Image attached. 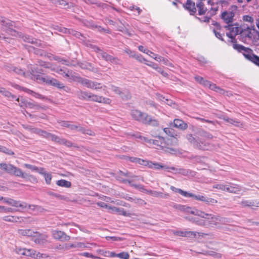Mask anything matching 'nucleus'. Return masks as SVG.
<instances>
[{"label":"nucleus","mask_w":259,"mask_h":259,"mask_svg":"<svg viewBox=\"0 0 259 259\" xmlns=\"http://www.w3.org/2000/svg\"><path fill=\"white\" fill-rule=\"evenodd\" d=\"M138 49H139V51H141V52H143V53H145L146 54H148V55H150L149 54V53L151 54H153V55H155V54L154 53L152 52L151 51L148 50L147 49H145L144 48V47L142 46H139Z\"/></svg>","instance_id":"nucleus-59"},{"label":"nucleus","mask_w":259,"mask_h":259,"mask_svg":"<svg viewBox=\"0 0 259 259\" xmlns=\"http://www.w3.org/2000/svg\"><path fill=\"white\" fill-rule=\"evenodd\" d=\"M38 64L39 66L44 67L46 68H49L50 69L52 70L56 71L57 72L62 74L63 73H65V77H71L73 80V78H74V76H75L74 75L71 74V73H70L69 71H68L67 72L65 73V72L63 71L62 69H56V68L54 67V66L50 62H46L42 61H38Z\"/></svg>","instance_id":"nucleus-9"},{"label":"nucleus","mask_w":259,"mask_h":259,"mask_svg":"<svg viewBox=\"0 0 259 259\" xmlns=\"http://www.w3.org/2000/svg\"><path fill=\"white\" fill-rule=\"evenodd\" d=\"M242 53L245 58L249 61L251 60L253 58L252 56H254L252 50L249 48H245Z\"/></svg>","instance_id":"nucleus-28"},{"label":"nucleus","mask_w":259,"mask_h":259,"mask_svg":"<svg viewBox=\"0 0 259 259\" xmlns=\"http://www.w3.org/2000/svg\"><path fill=\"white\" fill-rule=\"evenodd\" d=\"M241 37H242V41H243V38H248L251 39L254 38L256 35H259L258 32L255 29L254 26L251 27H247L246 28L241 29L239 32Z\"/></svg>","instance_id":"nucleus-8"},{"label":"nucleus","mask_w":259,"mask_h":259,"mask_svg":"<svg viewBox=\"0 0 259 259\" xmlns=\"http://www.w3.org/2000/svg\"><path fill=\"white\" fill-rule=\"evenodd\" d=\"M174 125L175 127L182 130H185L188 127L187 124L179 119H176L174 120Z\"/></svg>","instance_id":"nucleus-24"},{"label":"nucleus","mask_w":259,"mask_h":259,"mask_svg":"<svg viewBox=\"0 0 259 259\" xmlns=\"http://www.w3.org/2000/svg\"><path fill=\"white\" fill-rule=\"evenodd\" d=\"M7 69L9 71H11L12 70H13L16 73L19 74V75H23L25 76V72L23 70H22L21 68L16 67H13L12 69H11V68H10V69L7 68Z\"/></svg>","instance_id":"nucleus-41"},{"label":"nucleus","mask_w":259,"mask_h":259,"mask_svg":"<svg viewBox=\"0 0 259 259\" xmlns=\"http://www.w3.org/2000/svg\"><path fill=\"white\" fill-rule=\"evenodd\" d=\"M9 84L11 86H12V87L14 88L15 89H16L18 90H23L25 92L31 95L32 96L36 98L40 99L42 100L47 99V98L45 97V96H44L38 93H35L34 91L30 90L28 89H27L26 88L21 87L20 85H19L18 84H17L14 82H9Z\"/></svg>","instance_id":"nucleus-10"},{"label":"nucleus","mask_w":259,"mask_h":259,"mask_svg":"<svg viewBox=\"0 0 259 259\" xmlns=\"http://www.w3.org/2000/svg\"><path fill=\"white\" fill-rule=\"evenodd\" d=\"M28 208L32 210H37L39 211H42L44 210V208H41L40 206L35 205H29Z\"/></svg>","instance_id":"nucleus-58"},{"label":"nucleus","mask_w":259,"mask_h":259,"mask_svg":"<svg viewBox=\"0 0 259 259\" xmlns=\"http://www.w3.org/2000/svg\"><path fill=\"white\" fill-rule=\"evenodd\" d=\"M18 233L19 235L24 236H33L35 234H37V232H35L31 229H19Z\"/></svg>","instance_id":"nucleus-25"},{"label":"nucleus","mask_w":259,"mask_h":259,"mask_svg":"<svg viewBox=\"0 0 259 259\" xmlns=\"http://www.w3.org/2000/svg\"><path fill=\"white\" fill-rule=\"evenodd\" d=\"M172 207L178 209L181 211L186 212L187 213H190L191 214L196 215L195 213H193V212H195L196 211H198V209H195V208H192L190 207L187 206L186 205H183L181 204H174L172 205Z\"/></svg>","instance_id":"nucleus-14"},{"label":"nucleus","mask_w":259,"mask_h":259,"mask_svg":"<svg viewBox=\"0 0 259 259\" xmlns=\"http://www.w3.org/2000/svg\"><path fill=\"white\" fill-rule=\"evenodd\" d=\"M230 193L238 194L241 190V188L238 185L230 183Z\"/></svg>","instance_id":"nucleus-32"},{"label":"nucleus","mask_w":259,"mask_h":259,"mask_svg":"<svg viewBox=\"0 0 259 259\" xmlns=\"http://www.w3.org/2000/svg\"><path fill=\"white\" fill-rule=\"evenodd\" d=\"M125 198L128 201L134 202L135 203L139 204L140 205H142L143 204L146 203L143 200H142L141 199L137 198L135 197L133 198V197H131L129 196H126V197H125Z\"/></svg>","instance_id":"nucleus-36"},{"label":"nucleus","mask_w":259,"mask_h":259,"mask_svg":"<svg viewBox=\"0 0 259 259\" xmlns=\"http://www.w3.org/2000/svg\"><path fill=\"white\" fill-rule=\"evenodd\" d=\"M192 220L195 222L197 225L201 226H207L206 220H199L197 218H192Z\"/></svg>","instance_id":"nucleus-44"},{"label":"nucleus","mask_w":259,"mask_h":259,"mask_svg":"<svg viewBox=\"0 0 259 259\" xmlns=\"http://www.w3.org/2000/svg\"><path fill=\"white\" fill-rule=\"evenodd\" d=\"M259 200H243L241 202V204L243 207H259Z\"/></svg>","instance_id":"nucleus-22"},{"label":"nucleus","mask_w":259,"mask_h":259,"mask_svg":"<svg viewBox=\"0 0 259 259\" xmlns=\"http://www.w3.org/2000/svg\"><path fill=\"white\" fill-rule=\"evenodd\" d=\"M45 179V181H46V182L47 184H51V180H52V176L49 173H46V174H45V175L44 176Z\"/></svg>","instance_id":"nucleus-60"},{"label":"nucleus","mask_w":259,"mask_h":259,"mask_svg":"<svg viewBox=\"0 0 259 259\" xmlns=\"http://www.w3.org/2000/svg\"><path fill=\"white\" fill-rule=\"evenodd\" d=\"M59 30L60 32H62L65 33H70L74 36H75L76 37L79 38L80 36H82V34L75 30H72V29H68L65 28H60Z\"/></svg>","instance_id":"nucleus-26"},{"label":"nucleus","mask_w":259,"mask_h":259,"mask_svg":"<svg viewBox=\"0 0 259 259\" xmlns=\"http://www.w3.org/2000/svg\"><path fill=\"white\" fill-rule=\"evenodd\" d=\"M62 145H64L67 147L70 148L72 147H75V148H78V147L75 144L73 143H72L71 141L67 140L66 139H63V141H62Z\"/></svg>","instance_id":"nucleus-42"},{"label":"nucleus","mask_w":259,"mask_h":259,"mask_svg":"<svg viewBox=\"0 0 259 259\" xmlns=\"http://www.w3.org/2000/svg\"><path fill=\"white\" fill-rule=\"evenodd\" d=\"M78 65H79V66L80 68H81L82 69H90L91 67L92 66V65L91 63L86 62L79 63H78Z\"/></svg>","instance_id":"nucleus-52"},{"label":"nucleus","mask_w":259,"mask_h":259,"mask_svg":"<svg viewBox=\"0 0 259 259\" xmlns=\"http://www.w3.org/2000/svg\"><path fill=\"white\" fill-rule=\"evenodd\" d=\"M63 139L64 138H61L54 134H53L50 139V140L55 142L56 143H58L59 144H62V141H63Z\"/></svg>","instance_id":"nucleus-47"},{"label":"nucleus","mask_w":259,"mask_h":259,"mask_svg":"<svg viewBox=\"0 0 259 259\" xmlns=\"http://www.w3.org/2000/svg\"><path fill=\"white\" fill-rule=\"evenodd\" d=\"M131 115L133 119L144 124L158 126L159 121L155 118L138 110H132Z\"/></svg>","instance_id":"nucleus-2"},{"label":"nucleus","mask_w":259,"mask_h":259,"mask_svg":"<svg viewBox=\"0 0 259 259\" xmlns=\"http://www.w3.org/2000/svg\"><path fill=\"white\" fill-rule=\"evenodd\" d=\"M196 7L198 8V14L202 15L205 14L206 9L204 8V4L202 2H199L196 5Z\"/></svg>","instance_id":"nucleus-33"},{"label":"nucleus","mask_w":259,"mask_h":259,"mask_svg":"<svg viewBox=\"0 0 259 259\" xmlns=\"http://www.w3.org/2000/svg\"><path fill=\"white\" fill-rule=\"evenodd\" d=\"M169 169L171 170H176L177 171L176 172L181 174L184 176H188L191 173V171L189 170L184 168L177 169L175 167H170Z\"/></svg>","instance_id":"nucleus-34"},{"label":"nucleus","mask_w":259,"mask_h":259,"mask_svg":"<svg viewBox=\"0 0 259 259\" xmlns=\"http://www.w3.org/2000/svg\"><path fill=\"white\" fill-rule=\"evenodd\" d=\"M0 152H3L9 155H12L14 154V153L11 150L2 146L1 148Z\"/></svg>","instance_id":"nucleus-54"},{"label":"nucleus","mask_w":259,"mask_h":259,"mask_svg":"<svg viewBox=\"0 0 259 259\" xmlns=\"http://www.w3.org/2000/svg\"><path fill=\"white\" fill-rule=\"evenodd\" d=\"M164 133L170 136V138L167 139L165 141V143L167 145H177L178 144V140L175 136L177 135H175V131L173 129L170 128H164L163 129Z\"/></svg>","instance_id":"nucleus-11"},{"label":"nucleus","mask_w":259,"mask_h":259,"mask_svg":"<svg viewBox=\"0 0 259 259\" xmlns=\"http://www.w3.org/2000/svg\"><path fill=\"white\" fill-rule=\"evenodd\" d=\"M184 6L185 8L189 12L191 15H194L196 13L197 9L195 4L192 0H187Z\"/></svg>","instance_id":"nucleus-17"},{"label":"nucleus","mask_w":259,"mask_h":259,"mask_svg":"<svg viewBox=\"0 0 259 259\" xmlns=\"http://www.w3.org/2000/svg\"><path fill=\"white\" fill-rule=\"evenodd\" d=\"M56 184L59 186L65 188H70L71 186V183L70 182L63 179L57 181Z\"/></svg>","instance_id":"nucleus-31"},{"label":"nucleus","mask_w":259,"mask_h":259,"mask_svg":"<svg viewBox=\"0 0 259 259\" xmlns=\"http://www.w3.org/2000/svg\"><path fill=\"white\" fill-rule=\"evenodd\" d=\"M109 209L111 210V211L113 213H116L123 216L129 215V213L125 211L124 209L122 208H118L115 206H109Z\"/></svg>","instance_id":"nucleus-23"},{"label":"nucleus","mask_w":259,"mask_h":259,"mask_svg":"<svg viewBox=\"0 0 259 259\" xmlns=\"http://www.w3.org/2000/svg\"><path fill=\"white\" fill-rule=\"evenodd\" d=\"M68 128H69L72 131H77L80 132H84L83 127L80 126L79 125H74L71 124L70 123Z\"/></svg>","instance_id":"nucleus-45"},{"label":"nucleus","mask_w":259,"mask_h":259,"mask_svg":"<svg viewBox=\"0 0 259 259\" xmlns=\"http://www.w3.org/2000/svg\"><path fill=\"white\" fill-rule=\"evenodd\" d=\"M192 198H194L195 199H196L197 200H199V201L205 202L206 197L203 195H196L193 194V196Z\"/></svg>","instance_id":"nucleus-61"},{"label":"nucleus","mask_w":259,"mask_h":259,"mask_svg":"<svg viewBox=\"0 0 259 259\" xmlns=\"http://www.w3.org/2000/svg\"><path fill=\"white\" fill-rule=\"evenodd\" d=\"M195 80L200 83L204 85V86H208L209 84V81L206 80H205L202 77L200 76H195Z\"/></svg>","instance_id":"nucleus-40"},{"label":"nucleus","mask_w":259,"mask_h":259,"mask_svg":"<svg viewBox=\"0 0 259 259\" xmlns=\"http://www.w3.org/2000/svg\"><path fill=\"white\" fill-rule=\"evenodd\" d=\"M101 56L103 59H104L106 61L110 62L111 63H115L116 64H118V62L119 60L117 58L111 56L105 52H101Z\"/></svg>","instance_id":"nucleus-19"},{"label":"nucleus","mask_w":259,"mask_h":259,"mask_svg":"<svg viewBox=\"0 0 259 259\" xmlns=\"http://www.w3.org/2000/svg\"><path fill=\"white\" fill-rule=\"evenodd\" d=\"M38 133L40 135H41L42 136H43L44 137H45L49 140H50V139L53 135V134L48 133L46 131L40 130H39L38 131Z\"/></svg>","instance_id":"nucleus-51"},{"label":"nucleus","mask_w":259,"mask_h":259,"mask_svg":"<svg viewBox=\"0 0 259 259\" xmlns=\"http://www.w3.org/2000/svg\"><path fill=\"white\" fill-rule=\"evenodd\" d=\"M73 80L80 83L84 87L92 89L97 90L102 88V87L100 86L101 83L93 81L91 80L81 77L79 76H74Z\"/></svg>","instance_id":"nucleus-7"},{"label":"nucleus","mask_w":259,"mask_h":259,"mask_svg":"<svg viewBox=\"0 0 259 259\" xmlns=\"http://www.w3.org/2000/svg\"><path fill=\"white\" fill-rule=\"evenodd\" d=\"M27 49L28 50L29 52L34 51V53L37 55L43 56L45 54V52L43 50L35 49L33 47L29 46Z\"/></svg>","instance_id":"nucleus-39"},{"label":"nucleus","mask_w":259,"mask_h":259,"mask_svg":"<svg viewBox=\"0 0 259 259\" xmlns=\"http://www.w3.org/2000/svg\"><path fill=\"white\" fill-rule=\"evenodd\" d=\"M48 194L50 196H54V197L58 198V199H60V200H67V198L65 197L64 196L54 193L53 192H51V191L48 192Z\"/></svg>","instance_id":"nucleus-46"},{"label":"nucleus","mask_w":259,"mask_h":259,"mask_svg":"<svg viewBox=\"0 0 259 259\" xmlns=\"http://www.w3.org/2000/svg\"><path fill=\"white\" fill-rule=\"evenodd\" d=\"M49 256L44 253H40L39 252H37L35 253V255H34V258H35L36 259H48Z\"/></svg>","instance_id":"nucleus-50"},{"label":"nucleus","mask_w":259,"mask_h":259,"mask_svg":"<svg viewBox=\"0 0 259 259\" xmlns=\"http://www.w3.org/2000/svg\"><path fill=\"white\" fill-rule=\"evenodd\" d=\"M23 255L27 256H31L34 257V255L35 253V251L32 249H24V251L23 252Z\"/></svg>","instance_id":"nucleus-43"},{"label":"nucleus","mask_w":259,"mask_h":259,"mask_svg":"<svg viewBox=\"0 0 259 259\" xmlns=\"http://www.w3.org/2000/svg\"><path fill=\"white\" fill-rule=\"evenodd\" d=\"M197 134L200 137L205 138L207 139H211L213 138V136L210 133L203 130H199L197 132Z\"/></svg>","instance_id":"nucleus-29"},{"label":"nucleus","mask_w":259,"mask_h":259,"mask_svg":"<svg viewBox=\"0 0 259 259\" xmlns=\"http://www.w3.org/2000/svg\"><path fill=\"white\" fill-rule=\"evenodd\" d=\"M0 24L2 25V30L6 32L8 34L14 36H19L21 37L22 39L25 41L32 44L35 45L37 47L41 48L45 47L44 44L41 40L34 38L28 35H23L21 32H18L13 29V22L8 20L7 21L4 18H0Z\"/></svg>","instance_id":"nucleus-1"},{"label":"nucleus","mask_w":259,"mask_h":259,"mask_svg":"<svg viewBox=\"0 0 259 259\" xmlns=\"http://www.w3.org/2000/svg\"><path fill=\"white\" fill-rule=\"evenodd\" d=\"M24 166L27 168H29L32 171H36L37 170V167L34 165H32L29 164L25 163L24 164Z\"/></svg>","instance_id":"nucleus-62"},{"label":"nucleus","mask_w":259,"mask_h":259,"mask_svg":"<svg viewBox=\"0 0 259 259\" xmlns=\"http://www.w3.org/2000/svg\"><path fill=\"white\" fill-rule=\"evenodd\" d=\"M20 217H17V216H5L3 218V220L4 221H5L6 222H18L19 220L20 219Z\"/></svg>","instance_id":"nucleus-35"},{"label":"nucleus","mask_w":259,"mask_h":259,"mask_svg":"<svg viewBox=\"0 0 259 259\" xmlns=\"http://www.w3.org/2000/svg\"><path fill=\"white\" fill-rule=\"evenodd\" d=\"M117 257L122 259H128L130 255L127 252H122L117 254Z\"/></svg>","instance_id":"nucleus-57"},{"label":"nucleus","mask_w":259,"mask_h":259,"mask_svg":"<svg viewBox=\"0 0 259 259\" xmlns=\"http://www.w3.org/2000/svg\"><path fill=\"white\" fill-rule=\"evenodd\" d=\"M53 235L55 239L61 241H68L70 238L69 236L66 235L64 232L61 231H53Z\"/></svg>","instance_id":"nucleus-15"},{"label":"nucleus","mask_w":259,"mask_h":259,"mask_svg":"<svg viewBox=\"0 0 259 259\" xmlns=\"http://www.w3.org/2000/svg\"><path fill=\"white\" fill-rule=\"evenodd\" d=\"M223 119L226 122L233 124L235 126L239 127L242 125V124L239 121L234 119L230 118L226 116L224 117Z\"/></svg>","instance_id":"nucleus-30"},{"label":"nucleus","mask_w":259,"mask_h":259,"mask_svg":"<svg viewBox=\"0 0 259 259\" xmlns=\"http://www.w3.org/2000/svg\"><path fill=\"white\" fill-rule=\"evenodd\" d=\"M138 163H139L140 164H141L143 165L148 166L150 168H152V162H151V161H148L139 158L138 160Z\"/></svg>","instance_id":"nucleus-48"},{"label":"nucleus","mask_w":259,"mask_h":259,"mask_svg":"<svg viewBox=\"0 0 259 259\" xmlns=\"http://www.w3.org/2000/svg\"><path fill=\"white\" fill-rule=\"evenodd\" d=\"M194 213H196V215L205 219L206 220L207 226L213 227L218 226L219 224H225L228 222V219L226 218L206 213L199 210L196 211Z\"/></svg>","instance_id":"nucleus-4"},{"label":"nucleus","mask_w":259,"mask_h":259,"mask_svg":"<svg viewBox=\"0 0 259 259\" xmlns=\"http://www.w3.org/2000/svg\"><path fill=\"white\" fill-rule=\"evenodd\" d=\"M36 79L39 80L44 82H46V83L53 86H55L57 81V80L56 79L48 76L42 77L40 75H37Z\"/></svg>","instance_id":"nucleus-20"},{"label":"nucleus","mask_w":259,"mask_h":259,"mask_svg":"<svg viewBox=\"0 0 259 259\" xmlns=\"http://www.w3.org/2000/svg\"><path fill=\"white\" fill-rule=\"evenodd\" d=\"M238 25H239L237 23H230L225 26V28L229 30L230 32L233 33L237 35L239 34L241 30V28L239 27Z\"/></svg>","instance_id":"nucleus-18"},{"label":"nucleus","mask_w":259,"mask_h":259,"mask_svg":"<svg viewBox=\"0 0 259 259\" xmlns=\"http://www.w3.org/2000/svg\"><path fill=\"white\" fill-rule=\"evenodd\" d=\"M152 168H154L156 169H159L161 168L169 169L170 167L165 166L159 163H153L152 162Z\"/></svg>","instance_id":"nucleus-49"},{"label":"nucleus","mask_w":259,"mask_h":259,"mask_svg":"<svg viewBox=\"0 0 259 259\" xmlns=\"http://www.w3.org/2000/svg\"><path fill=\"white\" fill-rule=\"evenodd\" d=\"M111 89L115 93L119 95L124 100H128L131 97V94L127 90L121 91L119 88L113 85H111Z\"/></svg>","instance_id":"nucleus-12"},{"label":"nucleus","mask_w":259,"mask_h":259,"mask_svg":"<svg viewBox=\"0 0 259 259\" xmlns=\"http://www.w3.org/2000/svg\"><path fill=\"white\" fill-rule=\"evenodd\" d=\"M252 57L253 58L250 61L259 66V57L255 55L252 56Z\"/></svg>","instance_id":"nucleus-64"},{"label":"nucleus","mask_w":259,"mask_h":259,"mask_svg":"<svg viewBox=\"0 0 259 259\" xmlns=\"http://www.w3.org/2000/svg\"><path fill=\"white\" fill-rule=\"evenodd\" d=\"M91 93L78 90L76 92V95L77 98L81 100L89 101Z\"/></svg>","instance_id":"nucleus-21"},{"label":"nucleus","mask_w":259,"mask_h":259,"mask_svg":"<svg viewBox=\"0 0 259 259\" xmlns=\"http://www.w3.org/2000/svg\"><path fill=\"white\" fill-rule=\"evenodd\" d=\"M2 199H4L5 202L15 207H20L22 208H25L27 207V205L25 202H21L19 201H16L11 198H4L2 197Z\"/></svg>","instance_id":"nucleus-13"},{"label":"nucleus","mask_w":259,"mask_h":259,"mask_svg":"<svg viewBox=\"0 0 259 259\" xmlns=\"http://www.w3.org/2000/svg\"><path fill=\"white\" fill-rule=\"evenodd\" d=\"M205 202L207 203V204H214V203H217L218 202V201L214 199H213V198H208V197H206V198H205Z\"/></svg>","instance_id":"nucleus-63"},{"label":"nucleus","mask_w":259,"mask_h":259,"mask_svg":"<svg viewBox=\"0 0 259 259\" xmlns=\"http://www.w3.org/2000/svg\"><path fill=\"white\" fill-rule=\"evenodd\" d=\"M225 186H226V184H224L223 183H219V184H216L213 185L212 187H213V188H215V189H219V190L224 191Z\"/></svg>","instance_id":"nucleus-56"},{"label":"nucleus","mask_w":259,"mask_h":259,"mask_svg":"<svg viewBox=\"0 0 259 259\" xmlns=\"http://www.w3.org/2000/svg\"><path fill=\"white\" fill-rule=\"evenodd\" d=\"M233 48L238 51L239 52H243L244 50L245 49V48L244 46L239 45V44H233Z\"/></svg>","instance_id":"nucleus-55"},{"label":"nucleus","mask_w":259,"mask_h":259,"mask_svg":"<svg viewBox=\"0 0 259 259\" xmlns=\"http://www.w3.org/2000/svg\"><path fill=\"white\" fill-rule=\"evenodd\" d=\"M15 99L18 102V105L20 107H26V103H27L28 101H27L25 99H23L22 98L21 99H20L19 98H16Z\"/></svg>","instance_id":"nucleus-53"},{"label":"nucleus","mask_w":259,"mask_h":259,"mask_svg":"<svg viewBox=\"0 0 259 259\" xmlns=\"http://www.w3.org/2000/svg\"><path fill=\"white\" fill-rule=\"evenodd\" d=\"M0 169L4 172H7L10 175L20 177L23 179L31 178L34 181H36V179L34 177L23 172L20 168L13 164L5 162L0 163Z\"/></svg>","instance_id":"nucleus-3"},{"label":"nucleus","mask_w":259,"mask_h":259,"mask_svg":"<svg viewBox=\"0 0 259 259\" xmlns=\"http://www.w3.org/2000/svg\"><path fill=\"white\" fill-rule=\"evenodd\" d=\"M186 139L193 146L199 149L203 150H208L210 146L208 143L200 141L199 138L196 139L192 134H188Z\"/></svg>","instance_id":"nucleus-6"},{"label":"nucleus","mask_w":259,"mask_h":259,"mask_svg":"<svg viewBox=\"0 0 259 259\" xmlns=\"http://www.w3.org/2000/svg\"><path fill=\"white\" fill-rule=\"evenodd\" d=\"M89 101L106 104H109L111 102L110 99L108 98H104L102 96H99L92 93L90 94Z\"/></svg>","instance_id":"nucleus-16"},{"label":"nucleus","mask_w":259,"mask_h":259,"mask_svg":"<svg viewBox=\"0 0 259 259\" xmlns=\"http://www.w3.org/2000/svg\"><path fill=\"white\" fill-rule=\"evenodd\" d=\"M46 241V236L39 235L38 237L34 239V242L39 244H43Z\"/></svg>","instance_id":"nucleus-38"},{"label":"nucleus","mask_w":259,"mask_h":259,"mask_svg":"<svg viewBox=\"0 0 259 259\" xmlns=\"http://www.w3.org/2000/svg\"><path fill=\"white\" fill-rule=\"evenodd\" d=\"M26 107L29 108L30 109H37L39 110V109H44L45 108L41 107L39 105L37 104L35 102H27L26 103Z\"/></svg>","instance_id":"nucleus-37"},{"label":"nucleus","mask_w":259,"mask_h":259,"mask_svg":"<svg viewBox=\"0 0 259 259\" xmlns=\"http://www.w3.org/2000/svg\"><path fill=\"white\" fill-rule=\"evenodd\" d=\"M237 7L232 5L227 10L222 12L221 18L226 24L233 23L234 21V17Z\"/></svg>","instance_id":"nucleus-5"},{"label":"nucleus","mask_w":259,"mask_h":259,"mask_svg":"<svg viewBox=\"0 0 259 259\" xmlns=\"http://www.w3.org/2000/svg\"><path fill=\"white\" fill-rule=\"evenodd\" d=\"M0 93L7 97L9 100L12 101L16 98V97L14 95L12 94L11 93L7 91L4 88H0Z\"/></svg>","instance_id":"nucleus-27"}]
</instances>
